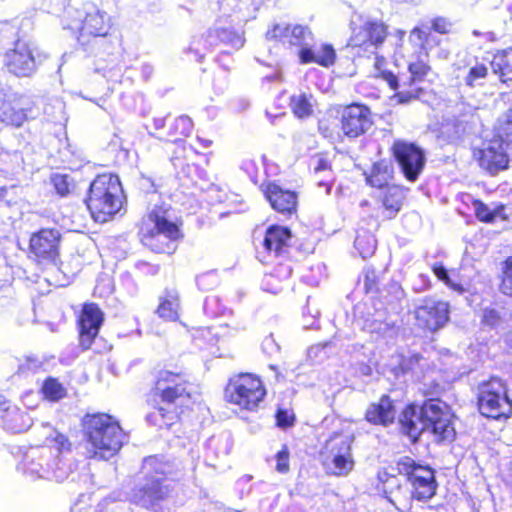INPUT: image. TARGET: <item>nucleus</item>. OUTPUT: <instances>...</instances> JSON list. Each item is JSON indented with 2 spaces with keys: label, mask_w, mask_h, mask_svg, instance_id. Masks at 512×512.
Masks as SVG:
<instances>
[{
  "label": "nucleus",
  "mask_w": 512,
  "mask_h": 512,
  "mask_svg": "<svg viewBox=\"0 0 512 512\" xmlns=\"http://www.w3.org/2000/svg\"><path fill=\"white\" fill-rule=\"evenodd\" d=\"M414 325L424 334H433L444 328L450 321V305L444 300L425 297L414 308Z\"/></svg>",
  "instance_id": "dca6fc26"
},
{
  "label": "nucleus",
  "mask_w": 512,
  "mask_h": 512,
  "mask_svg": "<svg viewBox=\"0 0 512 512\" xmlns=\"http://www.w3.org/2000/svg\"><path fill=\"white\" fill-rule=\"evenodd\" d=\"M89 459L106 461L122 448L125 433L119 421L104 412L88 413L81 421Z\"/></svg>",
  "instance_id": "f03ea898"
},
{
  "label": "nucleus",
  "mask_w": 512,
  "mask_h": 512,
  "mask_svg": "<svg viewBox=\"0 0 512 512\" xmlns=\"http://www.w3.org/2000/svg\"><path fill=\"white\" fill-rule=\"evenodd\" d=\"M365 175L366 184L372 188L383 190L390 187L394 179V167L387 159L374 162Z\"/></svg>",
  "instance_id": "c756f323"
},
{
  "label": "nucleus",
  "mask_w": 512,
  "mask_h": 512,
  "mask_svg": "<svg viewBox=\"0 0 512 512\" xmlns=\"http://www.w3.org/2000/svg\"><path fill=\"white\" fill-rule=\"evenodd\" d=\"M182 222L172 220L167 210L154 207L138 223V238L143 246L157 254L172 255L183 239Z\"/></svg>",
  "instance_id": "7ed1b4c3"
},
{
  "label": "nucleus",
  "mask_w": 512,
  "mask_h": 512,
  "mask_svg": "<svg viewBox=\"0 0 512 512\" xmlns=\"http://www.w3.org/2000/svg\"><path fill=\"white\" fill-rule=\"evenodd\" d=\"M193 128L194 124L189 116H178L174 118L167 129V140L170 143H180L191 135Z\"/></svg>",
  "instance_id": "f704fd0d"
},
{
  "label": "nucleus",
  "mask_w": 512,
  "mask_h": 512,
  "mask_svg": "<svg viewBox=\"0 0 512 512\" xmlns=\"http://www.w3.org/2000/svg\"><path fill=\"white\" fill-rule=\"evenodd\" d=\"M472 207L474 209L475 217L482 223H493L498 217L505 219L504 211L505 205L498 204L494 208H490L480 199L472 200Z\"/></svg>",
  "instance_id": "c9c22d12"
},
{
  "label": "nucleus",
  "mask_w": 512,
  "mask_h": 512,
  "mask_svg": "<svg viewBox=\"0 0 512 512\" xmlns=\"http://www.w3.org/2000/svg\"><path fill=\"white\" fill-rule=\"evenodd\" d=\"M435 388H436V393L440 392L441 388H440L439 384L436 383Z\"/></svg>",
  "instance_id": "e2e57ef3"
},
{
  "label": "nucleus",
  "mask_w": 512,
  "mask_h": 512,
  "mask_svg": "<svg viewBox=\"0 0 512 512\" xmlns=\"http://www.w3.org/2000/svg\"><path fill=\"white\" fill-rule=\"evenodd\" d=\"M4 66L17 77H29L36 69L32 47L22 41H16L14 47L4 55Z\"/></svg>",
  "instance_id": "5701e85b"
},
{
  "label": "nucleus",
  "mask_w": 512,
  "mask_h": 512,
  "mask_svg": "<svg viewBox=\"0 0 512 512\" xmlns=\"http://www.w3.org/2000/svg\"><path fill=\"white\" fill-rule=\"evenodd\" d=\"M23 418L24 414L0 393V420L5 421L6 428L14 433L25 431L28 425L23 422Z\"/></svg>",
  "instance_id": "72a5a7b5"
},
{
  "label": "nucleus",
  "mask_w": 512,
  "mask_h": 512,
  "mask_svg": "<svg viewBox=\"0 0 512 512\" xmlns=\"http://www.w3.org/2000/svg\"><path fill=\"white\" fill-rule=\"evenodd\" d=\"M197 140L201 143V145L204 147V148H208L209 146H211L212 144V141L211 140H206V139H202L200 137H197Z\"/></svg>",
  "instance_id": "bf43d9fd"
},
{
  "label": "nucleus",
  "mask_w": 512,
  "mask_h": 512,
  "mask_svg": "<svg viewBox=\"0 0 512 512\" xmlns=\"http://www.w3.org/2000/svg\"><path fill=\"white\" fill-rule=\"evenodd\" d=\"M380 197L381 207L383 209V220H391L396 217L403 206L405 193L399 185L392 184L383 189Z\"/></svg>",
  "instance_id": "2f4dec72"
},
{
  "label": "nucleus",
  "mask_w": 512,
  "mask_h": 512,
  "mask_svg": "<svg viewBox=\"0 0 512 512\" xmlns=\"http://www.w3.org/2000/svg\"><path fill=\"white\" fill-rule=\"evenodd\" d=\"M104 322V313L94 302H85L77 316L78 343L81 350L91 349Z\"/></svg>",
  "instance_id": "6ab92c4d"
},
{
  "label": "nucleus",
  "mask_w": 512,
  "mask_h": 512,
  "mask_svg": "<svg viewBox=\"0 0 512 512\" xmlns=\"http://www.w3.org/2000/svg\"><path fill=\"white\" fill-rule=\"evenodd\" d=\"M125 202L124 190L118 175L103 172L90 182L84 203L95 222L106 223L114 219Z\"/></svg>",
  "instance_id": "20e7f679"
},
{
  "label": "nucleus",
  "mask_w": 512,
  "mask_h": 512,
  "mask_svg": "<svg viewBox=\"0 0 512 512\" xmlns=\"http://www.w3.org/2000/svg\"><path fill=\"white\" fill-rule=\"evenodd\" d=\"M275 420L277 427L287 429L294 425L296 417L291 410L278 408L275 413Z\"/></svg>",
  "instance_id": "3c124183"
},
{
  "label": "nucleus",
  "mask_w": 512,
  "mask_h": 512,
  "mask_svg": "<svg viewBox=\"0 0 512 512\" xmlns=\"http://www.w3.org/2000/svg\"><path fill=\"white\" fill-rule=\"evenodd\" d=\"M270 38L279 41L289 47H303L305 46V40L307 36H311L312 33L307 26L295 24L274 25L271 29Z\"/></svg>",
  "instance_id": "bb28decb"
},
{
  "label": "nucleus",
  "mask_w": 512,
  "mask_h": 512,
  "mask_svg": "<svg viewBox=\"0 0 512 512\" xmlns=\"http://www.w3.org/2000/svg\"><path fill=\"white\" fill-rule=\"evenodd\" d=\"M50 441L54 449L60 454L72 451L73 444L69 437L63 433L56 432Z\"/></svg>",
  "instance_id": "603ef678"
},
{
  "label": "nucleus",
  "mask_w": 512,
  "mask_h": 512,
  "mask_svg": "<svg viewBox=\"0 0 512 512\" xmlns=\"http://www.w3.org/2000/svg\"><path fill=\"white\" fill-rule=\"evenodd\" d=\"M432 28L440 34H447L450 30V24L444 18H436L432 21Z\"/></svg>",
  "instance_id": "864d4df0"
},
{
  "label": "nucleus",
  "mask_w": 512,
  "mask_h": 512,
  "mask_svg": "<svg viewBox=\"0 0 512 512\" xmlns=\"http://www.w3.org/2000/svg\"><path fill=\"white\" fill-rule=\"evenodd\" d=\"M431 271L439 281L443 282L452 291L458 294H464L466 292V288L462 283L455 282L450 278L449 273L442 262L433 263Z\"/></svg>",
  "instance_id": "37998d69"
},
{
  "label": "nucleus",
  "mask_w": 512,
  "mask_h": 512,
  "mask_svg": "<svg viewBox=\"0 0 512 512\" xmlns=\"http://www.w3.org/2000/svg\"><path fill=\"white\" fill-rule=\"evenodd\" d=\"M499 290L505 296H512V254L502 262Z\"/></svg>",
  "instance_id": "a18cd8bd"
},
{
  "label": "nucleus",
  "mask_w": 512,
  "mask_h": 512,
  "mask_svg": "<svg viewBox=\"0 0 512 512\" xmlns=\"http://www.w3.org/2000/svg\"><path fill=\"white\" fill-rule=\"evenodd\" d=\"M172 144L173 150L170 156L172 164L181 169L188 167L193 155L197 154V152L192 147H187L184 141Z\"/></svg>",
  "instance_id": "4c0bfd02"
},
{
  "label": "nucleus",
  "mask_w": 512,
  "mask_h": 512,
  "mask_svg": "<svg viewBox=\"0 0 512 512\" xmlns=\"http://www.w3.org/2000/svg\"><path fill=\"white\" fill-rule=\"evenodd\" d=\"M265 252L263 263L273 264L270 276L278 280H287L292 275L291 250L294 246V235L291 229L280 224L269 225L261 242Z\"/></svg>",
  "instance_id": "39448f33"
},
{
  "label": "nucleus",
  "mask_w": 512,
  "mask_h": 512,
  "mask_svg": "<svg viewBox=\"0 0 512 512\" xmlns=\"http://www.w3.org/2000/svg\"><path fill=\"white\" fill-rule=\"evenodd\" d=\"M338 125L343 136L356 139L365 135L373 126V113L371 108L361 102H351L340 106Z\"/></svg>",
  "instance_id": "2eb2a0df"
},
{
  "label": "nucleus",
  "mask_w": 512,
  "mask_h": 512,
  "mask_svg": "<svg viewBox=\"0 0 512 512\" xmlns=\"http://www.w3.org/2000/svg\"><path fill=\"white\" fill-rule=\"evenodd\" d=\"M503 322V317L501 315V312L492 307H485L482 310L480 324L484 328L488 329H496L498 328Z\"/></svg>",
  "instance_id": "09e8293b"
},
{
  "label": "nucleus",
  "mask_w": 512,
  "mask_h": 512,
  "mask_svg": "<svg viewBox=\"0 0 512 512\" xmlns=\"http://www.w3.org/2000/svg\"><path fill=\"white\" fill-rule=\"evenodd\" d=\"M33 105L20 94L0 96V122L7 127L20 128L31 116Z\"/></svg>",
  "instance_id": "aec40b11"
},
{
  "label": "nucleus",
  "mask_w": 512,
  "mask_h": 512,
  "mask_svg": "<svg viewBox=\"0 0 512 512\" xmlns=\"http://www.w3.org/2000/svg\"><path fill=\"white\" fill-rule=\"evenodd\" d=\"M172 490L171 485L167 483L165 474L162 473V477H152L137 489L134 494L135 503L143 509L156 512L160 509L161 504L169 498Z\"/></svg>",
  "instance_id": "412c9836"
},
{
  "label": "nucleus",
  "mask_w": 512,
  "mask_h": 512,
  "mask_svg": "<svg viewBox=\"0 0 512 512\" xmlns=\"http://www.w3.org/2000/svg\"><path fill=\"white\" fill-rule=\"evenodd\" d=\"M395 470L410 485V498L418 502H428L437 493L438 482L435 470L411 456H401L395 461Z\"/></svg>",
  "instance_id": "0eeeda50"
},
{
  "label": "nucleus",
  "mask_w": 512,
  "mask_h": 512,
  "mask_svg": "<svg viewBox=\"0 0 512 512\" xmlns=\"http://www.w3.org/2000/svg\"><path fill=\"white\" fill-rule=\"evenodd\" d=\"M451 407L438 398H428L420 405V418L438 442L452 441L456 436Z\"/></svg>",
  "instance_id": "f8f14e48"
},
{
  "label": "nucleus",
  "mask_w": 512,
  "mask_h": 512,
  "mask_svg": "<svg viewBox=\"0 0 512 512\" xmlns=\"http://www.w3.org/2000/svg\"><path fill=\"white\" fill-rule=\"evenodd\" d=\"M395 419V402L388 394H383L378 401L371 402L364 413V420L374 426L388 427Z\"/></svg>",
  "instance_id": "393cba45"
},
{
  "label": "nucleus",
  "mask_w": 512,
  "mask_h": 512,
  "mask_svg": "<svg viewBox=\"0 0 512 512\" xmlns=\"http://www.w3.org/2000/svg\"><path fill=\"white\" fill-rule=\"evenodd\" d=\"M327 170L331 171V165H330L329 161L324 158H319L317 160V164L314 167V171L320 172V171H327Z\"/></svg>",
  "instance_id": "4d7b16f0"
},
{
  "label": "nucleus",
  "mask_w": 512,
  "mask_h": 512,
  "mask_svg": "<svg viewBox=\"0 0 512 512\" xmlns=\"http://www.w3.org/2000/svg\"><path fill=\"white\" fill-rule=\"evenodd\" d=\"M490 66L501 83L512 85V47L497 50L492 56Z\"/></svg>",
  "instance_id": "473e14b6"
},
{
  "label": "nucleus",
  "mask_w": 512,
  "mask_h": 512,
  "mask_svg": "<svg viewBox=\"0 0 512 512\" xmlns=\"http://www.w3.org/2000/svg\"><path fill=\"white\" fill-rule=\"evenodd\" d=\"M152 410L146 420L159 429H170L193 410L194 384L186 368L164 367L155 374L147 394Z\"/></svg>",
  "instance_id": "f257e3e1"
},
{
  "label": "nucleus",
  "mask_w": 512,
  "mask_h": 512,
  "mask_svg": "<svg viewBox=\"0 0 512 512\" xmlns=\"http://www.w3.org/2000/svg\"><path fill=\"white\" fill-rule=\"evenodd\" d=\"M493 138L499 139L503 144H512V108L507 110L499 122L497 135Z\"/></svg>",
  "instance_id": "de8ad7c7"
},
{
  "label": "nucleus",
  "mask_w": 512,
  "mask_h": 512,
  "mask_svg": "<svg viewBox=\"0 0 512 512\" xmlns=\"http://www.w3.org/2000/svg\"><path fill=\"white\" fill-rule=\"evenodd\" d=\"M62 234L55 227H41L28 239L27 258L39 267L55 266L60 262Z\"/></svg>",
  "instance_id": "9d476101"
},
{
  "label": "nucleus",
  "mask_w": 512,
  "mask_h": 512,
  "mask_svg": "<svg viewBox=\"0 0 512 512\" xmlns=\"http://www.w3.org/2000/svg\"><path fill=\"white\" fill-rule=\"evenodd\" d=\"M377 241L373 234L366 231H359L354 240V247L362 258H367L374 254Z\"/></svg>",
  "instance_id": "a19ab883"
},
{
  "label": "nucleus",
  "mask_w": 512,
  "mask_h": 512,
  "mask_svg": "<svg viewBox=\"0 0 512 512\" xmlns=\"http://www.w3.org/2000/svg\"><path fill=\"white\" fill-rule=\"evenodd\" d=\"M300 64H316L320 67H332L337 60L336 50L330 43L321 44L316 50L303 46L298 50Z\"/></svg>",
  "instance_id": "cd10ccee"
},
{
  "label": "nucleus",
  "mask_w": 512,
  "mask_h": 512,
  "mask_svg": "<svg viewBox=\"0 0 512 512\" xmlns=\"http://www.w3.org/2000/svg\"><path fill=\"white\" fill-rule=\"evenodd\" d=\"M40 393L45 400L58 402L67 396V389L58 378L49 376L44 379Z\"/></svg>",
  "instance_id": "e433bc0d"
},
{
  "label": "nucleus",
  "mask_w": 512,
  "mask_h": 512,
  "mask_svg": "<svg viewBox=\"0 0 512 512\" xmlns=\"http://www.w3.org/2000/svg\"><path fill=\"white\" fill-rule=\"evenodd\" d=\"M455 132L456 133H462L465 134L466 131V124H463L462 122H457L454 124Z\"/></svg>",
  "instance_id": "13d9d810"
},
{
  "label": "nucleus",
  "mask_w": 512,
  "mask_h": 512,
  "mask_svg": "<svg viewBox=\"0 0 512 512\" xmlns=\"http://www.w3.org/2000/svg\"><path fill=\"white\" fill-rule=\"evenodd\" d=\"M206 41L210 47H222V53L225 54L241 47L243 44L238 33L230 28L210 29L206 34Z\"/></svg>",
  "instance_id": "7c9ffc66"
},
{
  "label": "nucleus",
  "mask_w": 512,
  "mask_h": 512,
  "mask_svg": "<svg viewBox=\"0 0 512 512\" xmlns=\"http://www.w3.org/2000/svg\"><path fill=\"white\" fill-rule=\"evenodd\" d=\"M319 185L320 186H324L326 191L329 192L331 190V187H332V183H327V182H319Z\"/></svg>",
  "instance_id": "052dcab7"
},
{
  "label": "nucleus",
  "mask_w": 512,
  "mask_h": 512,
  "mask_svg": "<svg viewBox=\"0 0 512 512\" xmlns=\"http://www.w3.org/2000/svg\"><path fill=\"white\" fill-rule=\"evenodd\" d=\"M292 113L299 119L308 118L313 114V106L306 94L292 96L290 98Z\"/></svg>",
  "instance_id": "c03bdc74"
},
{
  "label": "nucleus",
  "mask_w": 512,
  "mask_h": 512,
  "mask_svg": "<svg viewBox=\"0 0 512 512\" xmlns=\"http://www.w3.org/2000/svg\"><path fill=\"white\" fill-rule=\"evenodd\" d=\"M275 469L281 474H286L290 470V449L287 444H283L281 449L275 455Z\"/></svg>",
  "instance_id": "8fccbe9b"
},
{
  "label": "nucleus",
  "mask_w": 512,
  "mask_h": 512,
  "mask_svg": "<svg viewBox=\"0 0 512 512\" xmlns=\"http://www.w3.org/2000/svg\"><path fill=\"white\" fill-rule=\"evenodd\" d=\"M266 395L267 390L262 379L250 372L234 374L224 388L225 401L241 411H257Z\"/></svg>",
  "instance_id": "423d86ee"
},
{
  "label": "nucleus",
  "mask_w": 512,
  "mask_h": 512,
  "mask_svg": "<svg viewBox=\"0 0 512 512\" xmlns=\"http://www.w3.org/2000/svg\"><path fill=\"white\" fill-rule=\"evenodd\" d=\"M389 35L388 26L381 20H368L354 27L346 47L355 58H370Z\"/></svg>",
  "instance_id": "9b49d317"
},
{
  "label": "nucleus",
  "mask_w": 512,
  "mask_h": 512,
  "mask_svg": "<svg viewBox=\"0 0 512 512\" xmlns=\"http://www.w3.org/2000/svg\"><path fill=\"white\" fill-rule=\"evenodd\" d=\"M473 158L478 166L491 176L510 167V155L501 140L491 138L482 147L473 149Z\"/></svg>",
  "instance_id": "a211bd4d"
},
{
  "label": "nucleus",
  "mask_w": 512,
  "mask_h": 512,
  "mask_svg": "<svg viewBox=\"0 0 512 512\" xmlns=\"http://www.w3.org/2000/svg\"><path fill=\"white\" fill-rule=\"evenodd\" d=\"M165 126V117L162 115H156L151 118V120L146 125L147 129H151L154 131H159L163 129Z\"/></svg>",
  "instance_id": "5fc2aeb1"
},
{
  "label": "nucleus",
  "mask_w": 512,
  "mask_h": 512,
  "mask_svg": "<svg viewBox=\"0 0 512 512\" xmlns=\"http://www.w3.org/2000/svg\"><path fill=\"white\" fill-rule=\"evenodd\" d=\"M364 292L378 294L380 292L381 274L372 266L363 269Z\"/></svg>",
  "instance_id": "49530a36"
},
{
  "label": "nucleus",
  "mask_w": 512,
  "mask_h": 512,
  "mask_svg": "<svg viewBox=\"0 0 512 512\" xmlns=\"http://www.w3.org/2000/svg\"><path fill=\"white\" fill-rule=\"evenodd\" d=\"M181 296L177 287H165L158 298L155 314L166 322H176L180 318Z\"/></svg>",
  "instance_id": "a878e982"
},
{
  "label": "nucleus",
  "mask_w": 512,
  "mask_h": 512,
  "mask_svg": "<svg viewBox=\"0 0 512 512\" xmlns=\"http://www.w3.org/2000/svg\"><path fill=\"white\" fill-rule=\"evenodd\" d=\"M377 489L397 510H402L409 502L407 490L401 480L386 470L378 473Z\"/></svg>",
  "instance_id": "b1692460"
},
{
  "label": "nucleus",
  "mask_w": 512,
  "mask_h": 512,
  "mask_svg": "<svg viewBox=\"0 0 512 512\" xmlns=\"http://www.w3.org/2000/svg\"><path fill=\"white\" fill-rule=\"evenodd\" d=\"M390 151L404 178L409 182L417 181L426 164L423 149L413 142L398 139L392 143Z\"/></svg>",
  "instance_id": "f3484780"
},
{
  "label": "nucleus",
  "mask_w": 512,
  "mask_h": 512,
  "mask_svg": "<svg viewBox=\"0 0 512 512\" xmlns=\"http://www.w3.org/2000/svg\"><path fill=\"white\" fill-rule=\"evenodd\" d=\"M419 422H421L420 406L416 403L406 404L400 412L398 425L400 432L407 436L412 443L418 442L423 432Z\"/></svg>",
  "instance_id": "c85d7f7f"
},
{
  "label": "nucleus",
  "mask_w": 512,
  "mask_h": 512,
  "mask_svg": "<svg viewBox=\"0 0 512 512\" xmlns=\"http://www.w3.org/2000/svg\"><path fill=\"white\" fill-rule=\"evenodd\" d=\"M489 76V68L485 63L476 62L471 66L464 78L465 85L469 88L482 86Z\"/></svg>",
  "instance_id": "79ce46f5"
},
{
  "label": "nucleus",
  "mask_w": 512,
  "mask_h": 512,
  "mask_svg": "<svg viewBox=\"0 0 512 512\" xmlns=\"http://www.w3.org/2000/svg\"><path fill=\"white\" fill-rule=\"evenodd\" d=\"M322 463L331 466L330 473L337 477L347 476L355 466L352 454V439L341 432L333 433L326 440L322 451Z\"/></svg>",
  "instance_id": "4468645a"
},
{
  "label": "nucleus",
  "mask_w": 512,
  "mask_h": 512,
  "mask_svg": "<svg viewBox=\"0 0 512 512\" xmlns=\"http://www.w3.org/2000/svg\"><path fill=\"white\" fill-rule=\"evenodd\" d=\"M428 58L429 53L424 51L408 62L409 77L402 84L399 83V88L394 90L393 99L397 104H408L419 99L426 92L421 84L426 81L431 83L429 76L433 74Z\"/></svg>",
  "instance_id": "ddd939ff"
},
{
  "label": "nucleus",
  "mask_w": 512,
  "mask_h": 512,
  "mask_svg": "<svg viewBox=\"0 0 512 512\" xmlns=\"http://www.w3.org/2000/svg\"><path fill=\"white\" fill-rule=\"evenodd\" d=\"M51 183L60 197L77 194L79 188L76 182L68 174H53L50 178Z\"/></svg>",
  "instance_id": "58836bf2"
},
{
  "label": "nucleus",
  "mask_w": 512,
  "mask_h": 512,
  "mask_svg": "<svg viewBox=\"0 0 512 512\" xmlns=\"http://www.w3.org/2000/svg\"><path fill=\"white\" fill-rule=\"evenodd\" d=\"M412 35L416 36V38L421 41V44L422 46H424L425 43H427L428 41V37L430 35V32L422 29V28H419V27H415L413 30H412Z\"/></svg>",
  "instance_id": "6e6d98bb"
},
{
  "label": "nucleus",
  "mask_w": 512,
  "mask_h": 512,
  "mask_svg": "<svg viewBox=\"0 0 512 512\" xmlns=\"http://www.w3.org/2000/svg\"><path fill=\"white\" fill-rule=\"evenodd\" d=\"M395 289L397 292H399L400 294H403V289L399 286V285H396L395 286Z\"/></svg>",
  "instance_id": "680f3d73"
},
{
  "label": "nucleus",
  "mask_w": 512,
  "mask_h": 512,
  "mask_svg": "<svg viewBox=\"0 0 512 512\" xmlns=\"http://www.w3.org/2000/svg\"><path fill=\"white\" fill-rule=\"evenodd\" d=\"M374 69L377 71L375 77L387 83L391 90L399 88V79L396 74L386 69L387 60L384 56L375 52Z\"/></svg>",
  "instance_id": "ea45409f"
},
{
  "label": "nucleus",
  "mask_w": 512,
  "mask_h": 512,
  "mask_svg": "<svg viewBox=\"0 0 512 512\" xmlns=\"http://www.w3.org/2000/svg\"><path fill=\"white\" fill-rule=\"evenodd\" d=\"M75 29L77 41L85 50L105 53L114 46L112 21L105 12L99 10L87 12Z\"/></svg>",
  "instance_id": "1a4fd4ad"
},
{
  "label": "nucleus",
  "mask_w": 512,
  "mask_h": 512,
  "mask_svg": "<svg viewBox=\"0 0 512 512\" xmlns=\"http://www.w3.org/2000/svg\"><path fill=\"white\" fill-rule=\"evenodd\" d=\"M476 405L481 416L505 421L512 416V400L506 383L498 377H490L477 386Z\"/></svg>",
  "instance_id": "6e6552de"
},
{
  "label": "nucleus",
  "mask_w": 512,
  "mask_h": 512,
  "mask_svg": "<svg viewBox=\"0 0 512 512\" xmlns=\"http://www.w3.org/2000/svg\"><path fill=\"white\" fill-rule=\"evenodd\" d=\"M261 191L271 208L287 219L297 215L298 194L285 189L275 182H267L261 186Z\"/></svg>",
  "instance_id": "4be33fe9"
}]
</instances>
